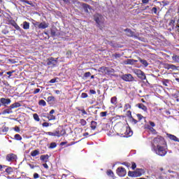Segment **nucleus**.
<instances>
[{
	"label": "nucleus",
	"mask_w": 179,
	"mask_h": 179,
	"mask_svg": "<svg viewBox=\"0 0 179 179\" xmlns=\"http://www.w3.org/2000/svg\"><path fill=\"white\" fill-rule=\"evenodd\" d=\"M170 67H171V64H165V69H170Z\"/></svg>",
	"instance_id": "69168bd1"
},
{
	"label": "nucleus",
	"mask_w": 179,
	"mask_h": 179,
	"mask_svg": "<svg viewBox=\"0 0 179 179\" xmlns=\"http://www.w3.org/2000/svg\"><path fill=\"white\" fill-rule=\"evenodd\" d=\"M170 69H172V71H177V69H178V66L174 64H171Z\"/></svg>",
	"instance_id": "37998d69"
},
{
	"label": "nucleus",
	"mask_w": 179,
	"mask_h": 179,
	"mask_svg": "<svg viewBox=\"0 0 179 179\" xmlns=\"http://www.w3.org/2000/svg\"><path fill=\"white\" fill-rule=\"evenodd\" d=\"M124 31H126V34L128 37H134L135 36V32L132 31L130 29L127 28Z\"/></svg>",
	"instance_id": "4468645a"
},
{
	"label": "nucleus",
	"mask_w": 179,
	"mask_h": 179,
	"mask_svg": "<svg viewBox=\"0 0 179 179\" xmlns=\"http://www.w3.org/2000/svg\"><path fill=\"white\" fill-rule=\"evenodd\" d=\"M130 120H131V122H133V124H138V120H136V119L134 118V117H132V118H130Z\"/></svg>",
	"instance_id": "13d9d810"
},
{
	"label": "nucleus",
	"mask_w": 179,
	"mask_h": 179,
	"mask_svg": "<svg viewBox=\"0 0 179 179\" xmlns=\"http://www.w3.org/2000/svg\"><path fill=\"white\" fill-rule=\"evenodd\" d=\"M174 23H176V20H171L170 22H169V26H171V24H173V26H174Z\"/></svg>",
	"instance_id": "338daca9"
},
{
	"label": "nucleus",
	"mask_w": 179,
	"mask_h": 179,
	"mask_svg": "<svg viewBox=\"0 0 179 179\" xmlns=\"http://www.w3.org/2000/svg\"><path fill=\"white\" fill-rule=\"evenodd\" d=\"M89 95H87V93H85V92H83L81 94V98L82 99H87V97H88Z\"/></svg>",
	"instance_id": "3c124183"
},
{
	"label": "nucleus",
	"mask_w": 179,
	"mask_h": 179,
	"mask_svg": "<svg viewBox=\"0 0 179 179\" xmlns=\"http://www.w3.org/2000/svg\"><path fill=\"white\" fill-rule=\"evenodd\" d=\"M13 27H15V29H16V30H17L18 31H23V29H22V28H20V27L16 22L13 25Z\"/></svg>",
	"instance_id": "473e14b6"
},
{
	"label": "nucleus",
	"mask_w": 179,
	"mask_h": 179,
	"mask_svg": "<svg viewBox=\"0 0 179 179\" xmlns=\"http://www.w3.org/2000/svg\"><path fill=\"white\" fill-rule=\"evenodd\" d=\"M162 83L163 86L167 87V86H169V85H167V84L170 83V80L164 79V80L162 81Z\"/></svg>",
	"instance_id": "c9c22d12"
},
{
	"label": "nucleus",
	"mask_w": 179,
	"mask_h": 179,
	"mask_svg": "<svg viewBox=\"0 0 179 179\" xmlns=\"http://www.w3.org/2000/svg\"><path fill=\"white\" fill-rule=\"evenodd\" d=\"M48 159H50V155H41L40 157V159L42 162H45V163H47V162H48Z\"/></svg>",
	"instance_id": "aec40b11"
},
{
	"label": "nucleus",
	"mask_w": 179,
	"mask_h": 179,
	"mask_svg": "<svg viewBox=\"0 0 179 179\" xmlns=\"http://www.w3.org/2000/svg\"><path fill=\"white\" fill-rule=\"evenodd\" d=\"M136 117H137L138 121L143 120V118L145 119V117H143V115H142V114H140V113L136 114Z\"/></svg>",
	"instance_id": "ea45409f"
},
{
	"label": "nucleus",
	"mask_w": 179,
	"mask_h": 179,
	"mask_svg": "<svg viewBox=\"0 0 179 179\" xmlns=\"http://www.w3.org/2000/svg\"><path fill=\"white\" fill-rule=\"evenodd\" d=\"M47 61H48L47 65H48V66L55 65V62H57V60H55L54 57H50V58L48 59Z\"/></svg>",
	"instance_id": "6ab92c4d"
},
{
	"label": "nucleus",
	"mask_w": 179,
	"mask_h": 179,
	"mask_svg": "<svg viewBox=\"0 0 179 179\" xmlns=\"http://www.w3.org/2000/svg\"><path fill=\"white\" fill-rule=\"evenodd\" d=\"M138 59H139V61H140V62L141 63V64H143V65L144 66H148V65H149V63H148V61H146L145 59H142L141 57H138Z\"/></svg>",
	"instance_id": "c85d7f7f"
},
{
	"label": "nucleus",
	"mask_w": 179,
	"mask_h": 179,
	"mask_svg": "<svg viewBox=\"0 0 179 179\" xmlns=\"http://www.w3.org/2000/svg\"><path fill=\"white\" fill-rule=\"evenodd\" d=\"M7 168L6 169L5 171L7 173V174H12L13 173V168L10 166H6Z\"/></svg>",
	"instance_id": "cd10ccee"
},
{
	"label": "nucleus",
	"mask_w": 179,
	"mask_h": 179,
	"mask_svg": "<svg viewBox=\"0 0 179 179\" xmlns=\"http://www.w3.org/2000/svg\"><path fill=\"white\" fill-rule=\"evenodd\" d=\"M131 108V104L126 103L124 106V111H127V110H130Z\"/></svg>",
	"instance_id": "a19ab883"
},
{
	"label": "nucleus",
	"mask_w": 179,
	"mask_h": 179,
	"mask_svg": "<svg viewBox=\"0 0 179 179\" xmlns=\"http://www.w3.org/2000/svg\"><path fill=\"white\" fill-rule=\"evenodd\" d=\"M34 179L40 178V175H38V173H34Z\"/></svg>",
	"instance_id": "e2e57ef3"
},
{
	"label": "nucleus",
	"mask_w": 179,
	"mask_h": 179,
	"mask_svg": "<svg viewBox=\"0 0 179 179\" xmlns=\"http://www.w3.org/2000/svg\"><path fill=\"white\" fill-rule=\"evenodd\" d=\"M122 80H124V82H134V76H132L131 74H124L122 76Z\"/></svg>",
	"instance_id": "1a4fd4ad"
},
{
	"label": "nucleus",
	"mask_w": 179,
	"mask_h": 179,
	"mask_svg": "<svg viewBox=\"0 0 179 179\" xmlns=\"http://www.w3.org/2000/svg\"><path fill=\"white\" fill-rule=\"evenodd\" d=\"M48 101H55V97L52 96H48Z\"/></svg>",
	"instance_id": "603ef678"
},
{
	"label": "nucleus",
	"mask_w": 179,
	"mask_h": 179,
	"mask_svg": "<svg viewBox=\"0 0 179 179\" xmlns=\"http://www.w3.org/2000/svg\"><path fill=\"white\" fill-rule=\"evenodd\" d=\"M134 134V132L132 131V130L131 129V128H127L125 130L124 132V136L126 138H129V136H132V135Z\"/></svg>",
	"instance_id": "f8f14e48"
},
{
	"label": "nucleus",
	"mask_w": 179,
	"mask_h": 179,
	"mask_svg": "<svg viewBox=\"0 0 179 179\" xmlns=\"http://www.w3.org/2000/svg\"><path fill=\"white\" fill-rule=\"evenodd\" d=\"M57 83V78H52L49 81V83Z\"/></svg>",
	"instance_id": "0e129e2a"
},
{
	"label": "nucleus",
	"mask_w": 179,
	"mask_h": 179,
	"mask_svg": "<svg viewBox=\"0 0 179 179\" xmlns=\"http://www.w3.org/2000/svg\"><path fill=\"white\" fill-rule=\"evenodd\" d=\"M90 93L91 94H96V90H90Z\"/></svg>",
	"instance_id": "774afa93"
},
{
	"label": "nucleus",
	"mask_w": 179,
	"mask_h": 179,
	"mask_svg": "<svg viewBox=\"0 0 179 179\" xmlns=\"http://www.w3.org/2000/svg\"><path fill=\"white\" fill-rule=\"evenodd\" d=\"M90 128L92 131H94L97 128V122L92 121L90 124Z\"/></svg>",
	"instance_id": "4be33fe9"
},
{
	"label": "nucleus",
	"mask_w": 179,
	"mask_h": 179,
	"mask_svg": "<svg viewBox=\"0 0 179 179\" xmlns=\"http://www.w3.org/2000/svg\"><path fill=\"white\" fill-rule=\"evenodd\" d=\"M153 143L157 145V148H159V146H164L167 145V142H166L164 138L161 136L155 137L153 140Z\"/></svg>",
	"instance_id": "20e7f679"
},
{
	"label": "nucleus",
	"mask_w": 179,
	"mask_h": 179,
	"mask_svg": "<svg viewBox=\"0 0 179 179\" xmlns=\"http://www.w3.org/2000/svg\"><path fill=\"white\" fill-rule=\"evenodd\" d=\"M156 155L162 157L167 155V144L166 145L158 146L155 149Z\"/></svg>",
	"instance_id": "f03ea898"
},
{
	"label": "nucleus",
	"mask_w": 179,
	"mask_h": 179,
	"mask_svg": "<svg viewBox=\"0 0 179 179\" xmlns=\"http://www.w3.org/2000/svg\"><path fill=\"white\" fill-rule=\"evenodd\" d=\"M99 72H101V73H104L105 75H106V72H107V67L106 66H102L100 67L98 70Z\"/></svg>",
	"instance_id": "bb28decb"
},
{
	"label": "nucleus",
	"mask_w": 179,
	"mask_h": 179,
	"mask_svg": "<svg viewBox=\"0 0 179 179\" xmlns=\"http://www.w3.org/2000/svg\"><path fill=\"white\" fill-rule=\"evenodd\" d=\"M41 90L40 88H36L34 90V91L33 92V94H37V93H40Z\"/></svg>",
	"instance_id": "5fc2aeb1"
},
{
	"label": "nucleus",
	"mask_w": 179,
	"mask_h": 179,
	"mask_svg": "<svg viewBox=\"0 0 179 179\" xmlns=\"http://www.w3.org/2000/svg\"><path fill=\"white\" fill-rule=\"evenodd\" d=\"M12 103V100L9 98H0V107H8Z\"/></svg>",
	"instance_id": "423d86ee"
},
{
	"label": "nucleus",
	"mask_w": 179,
	"mask_h": 179,
	"mask_svg": "<svg viewBox=\"0 0 179 179\" xmlns=\"http://www.w3.org/2000/svg\"><path fill=\"white\" fill-rule=\"evenodd\" d=\"M57 134V137L59 138L60 136H64L65 134H66V131H65V129L62 127H59L56 130Z\"/></svg>",
	"instance_id": "9d476101"
},
{
	"label": "nucleus",
	"mask_w": 179,
	"mask_h": 179,
	"mask_svg": "<svg viewBox=\"0 0 179 179\" xmlns=\"http://www.w3.org/2000/svg\"><path fill=\"white\" fill-rule=\"evenodd\" d=\"M40 155V150H34L31 152V156L32 157H36V156H38Z\"/></svg>",
	"instance_id": "393cba45"
},
{
	"label": "nucleus",
	"mask_w": 179,
	"mask_h": 179,
	"mask_svg": "<svg viewBox=\"0 0 179 179\" xmlns=\"http://www.w3.org/2000/svg\"><path fill=\"white\" fill-rule=\"evenodd\" d=\"M107 176H110V177H114V172L111 171V169H109L106 172Z\"/></svg>",
	"instance_id": "4c0bfd02"
},
{
	"label": "nucleus",
	"mask_w": 179,
	"mask_h": 179,
	"mask_svg": "<svg viewBox=\"0 0 179 179\" xmlns=\"http://www.w3.org/2000/svg\"><path fill=\"white\" fill-rule=\"evenodd\" d=\"M90 76H92V73L88 71L84 73V78H90Z\"/></svg>",
	"instance_id": "8fccbe9b"
},
{
	"label": "nucleus",
	"mask_w": 179,
	"mask_h": 179,
	"mask_svg": "<svg viewBox=\"0 0 179 179\" xmlns=\"http://www.w3.org/2000/svg\"><path fill=\"white\" fill-rule=\"evenodd\" d=\"M152 12H153L155 15H157V8L153 7L152 8Z\"/></svg>",
	"instance_id": "052dcab7"
},
{
	"label": "nucleus",
	"mask_w": 179,
	"mask_h": 179,
	"mask_svg": "<svg viewBox=\"0 0 179 179\" xmlns=\"http://www.w3.org/2000/svg\"><path fill=\"white\" fill-rule=\"evenodd\" d=\"M42 126H43V127L48 128V127H50V123H48V122H43V123L42 124Z\"/></svg>",
	"instance_id": "6e6d98bb"
},
{
	"label": "nucleus",
	"mask_w": 179,
	"mask_h": 179,
	"mask_svg": "<svg viewBox=\"0 0 179 179\" xmlns=\"http://www.w3.org/2000/svg\"><path fill=\"white\" fill-rule=\"evenodd\" d=\"M28 166L30 167L31 169H36L37 167L36 164H34V163L29 164Z\"/></svg>",
	"instance_id": "a18cd8bd"
},
{
	"label": "nucleus",
	"mask_w": 179,
	"mask_h": 179,
	"mask_svg": "<svg viewBox=\"0 0 179 179\" xmlns=\"http://www.w3.org/2000/svg\"><path fill=\"white\" fill-rule=\"evenodd\" d=\"M22 29H24V30H29V29H30V22L24 21L23 22Z\"/></svg>",
	"instance_id": "412c9836"
},
{
	"label": "nucleus",
	"mask_w": 179,
	"mask_h": 179,
	"mask_svg": "<svg viewBox=\"0 0 179 179\" xmlns=\"http://www.w3.org/2000/svg\"><path fill=\"white\" fill-rule=\"evenodd\" d=\"M7 162H15L17 159V156L15 154H8L6 157Z\"/></svg>",
	"instance_id": "9b49d317"
},
{
	"label": "nucleus",
	"mask_w": 179,
	"mask_h": 179,
	"mask_svg": "<svg viewBox=\"0 0 179 179\" xmlns=\"http://www.w3.org/2000/svg\"><path fill=\"white\" fill-rule=\"evenodd\" d=\"M172 60L174 64H179V55L176 54H173L172 56Z\"/></svg>",
	"instance_id": "a211bd4d"
},
{
	"label": "nucleus",
	"mask_w": 179,
	"mask_h": 179,
	"mask_svg": "<svg viewBox=\"0 0 179 179\" xmlns=\"http://www.w3.org/2000/svg\"><path fill=\"white\" fill-rule=\"evenodd\" d=\"M136 107L140 108V110H143V111H148V107H146L143 103H137Z\"/></svg>",
	"instance_id": "f3484780"
},
{
	"label": "nucleus",
	"mask_w": 179,
	"mask_h": 179,
	"mask_svg": "<svg viewBox=\"0 0 179 179\" xmlns=\"http://www.w3.org/2000/svg\"><path fill=\"white\" fill-rule=\"evenodd\" d=\"M14 138L15 141H22V136H20V134H15Z\"/></svg>",
	"instance_id": "e433bc0d"
},
{
	"label": "nucleus",
	"mask_w": 179,
	"mask_h": 179,
	"mask_svg": "<svg viewBox=\"0 0 179 179\" xmlns=\"http://www.w3.org/2000/svg\"><path fill=\"white\" fill-rule=\"evenodd\" d=\"M128 176H129V177L138 178V175H137V173H136V171H129V172H128Z\"/></svg>",
	"instance_id": "5701e85b"
},
{
	"label": "nucleus",
	"mask_w": 179,
	"mask_h": 179,
	"mask_svg": "<svg viewBox=\"0 0 179 179\" xmlns=\"http://www.w3.org/2000/svg\"><path fill=\"white\" fill-rule=\"evenodd\" d=\"M127 117H129V119L132 118V112L131 110H128L126 113Z\"/></svg>",
	"instance_id": "de8ad7c7"
},
{
	"label": "nucleus",
	"mask_w": 179,
	"mask_h": 179,
	"mask_svg": "<svg viewBox=\"0 0 179 179\" xmlns=\"http://www.w3.org/2000/svg\"><path fill=\"white\" fill-rule=\"evenodd\" d=\"M76 109L78 111H80L82 113V115H87V112H86L85 108L80 109L79 107H76Z\"/></svg>",
	"instance_id": "c756f323"
},
{
	"label": "nucleus",
	"mask_w": 179,
	"mask_h": 179,
	"mask_svg": "<svg viewBox=\"0 0 179 179\" xmlns=\"http://www.w3.org/2000/svg\"><path fill=\"white\" fill-rule=\"evenodd\" d=\"M110 103L111 104H113V106H117L118 101L117 99V96H113L110 99Z\"/></svg>",
	"instance_id": "a878e982"
},
{
	"label": "nucleus",
	"mask_w": 179,
	"mask_h": 179,
	"mask_svg": "<svg viewBox=\"0 0 179 179\" xmlns=\"http://www.w3.org/2000/svg\"><path fill=\"white\" fill-rule=\"evenodd\" d=\"M38 104H39V106H42L43 107H45V106H47V102H45V101H44V99H41L38 101Z\"/></svg>",
	"instance_id": "2f4dec72"
},
{
	"label": "nucleus",
	"mask_w": 179,
	"mask_h": 179,
	"mask_svg": "<svg viewBox=\"0 0 179 179\" xmlns=\"http://www.w3.org/2000/svg\"><path fill=\"white\" fill-rule=\"evenodd\" d=\"M12 73H15V71L6 72V74L8 75V78H10V76H12Z\"/></svg>",
	"instance_id": "4d7b16f0"
},
{
	"label": "nucleus",
	"mask_w": 179,
	"mask_h": 179,
	"mask_svg": "<svg viewBox=\"0 0 179 179\" xmlns=\"http://www.w3.org/2000/svg\"><path fill=\"white\" fill-rule=\"evenodd\" d=\"M136 172L137 173V177H141L145 174V169H136Z\"/></svg>",
	"instance_id": "dca6fc26"
},
{
	"label": "nucleus",
	"mask_w": 179,
	"mask_h": 179,
	"mask_svg": "<svg viewBox=\"0 0 179 179\" xmlns=\"http://www.w3.org/2000/svg\"><path fill=\"white\" fill-rule=\"evenodd\" d=\"M80 124L82 125V127H85L87 122L86 120H85V119H80Z\"/></svg>",
	"instance_id": "58836bf2"
},
{
	"label": "nucleus",
	"mask_w": 179,
	"mask_h": 179,
	"mask_svg": "<svg viewBox=\"0 0 179 179\" xmlns=\"http://www.w3.org/2000/svg\"><path fill=\"white\" fill-rule=\"evenodd\" d=\"M34 25L36 27H38V29H47L50 26V24L45 22H43L41 23L38 22H36L34 24Z\"/></svg>",
	"instance_id": "6e6552de"
},
{
	"label": "nucleus",
	"mask_w": 179,
	"mask_h": 179,
	"mask_svg": "<svg viewBox=\"0 0 179 179\" xmlns=\"http://www.w3.org/2000/svg\"><path fill=\"white\" fill-rule=\"evenodd\" d=\"M94 20L96 22V24L98 25V27L101 30H103V26H101V24H104V17L100 14H96L94 16Z\"/></svg>",
	"instance_id": "7ed1b4c3"
},
{
	"label": "nucleus",
	"mask_w": 179,
	"mask_h": 179,
	"mask_svg": "<svg viewBox=\"0 0 179 179\" xmlns=\"http://www.w3.org/2000/svg\"><path fill=\"white\" fill-rule=\"evenodd\" d=\"M50 36L52 37H55V36H57V32L55 31V30L51 29Z\"/></svg>",
	"instance_id": "49530a36"
},
{
	"label": "nucleus",
	"mask_w": 179,
	"mask_h": 179,
	"mask_svg": "<svg viewBox=\"0 0 179 179\" xmlns=\"http://www.w3.org/2000/svg\"><path fill=\"white\" fill-rule=\"evenodd\" d=\"M100 117H107V111L105 112H101L99 113Z\"/></svg>",
	"instance_id": "864d4df0"
},
{
	"label": "nucleus",
	"mask_w": 179,
	"mask_h": 179,
	"mask_svg": "<svg viewBox=\"0 0 179 179\" xmlns=\"http://www.w3.org/2000/svg\"><path fill=\"white\" fill-rule=\"evenodd\" d=\"M16 24V22L15 20H8V24H11V26H13Z\"/></svg>",
	"instance_id": "09e8293b"
},
{
	"label": "nucleus",
	"mask_w": 179,
	"mask_h": 179,
	"mask_svg": "<svg viewBox=\"0 0 179 179\" xmlns=\"http://www.w3.org/2000/svg\"><path fill=\"white\" fill-rule=\"evenodd\" d=\"M133 72L138 78H139V79H141V80H146V75L145 74V72L142 71V70L136 69Z\"/></svg>",
	"instance_id": "39448f33"
},
{
	"label": "nucleus",
	"mask_w": 179,
	"mask_h": 179,
	"mask_svg": "<svg viewBox=\"0 0 179 179\" xmlns=\"http://www.w3.org/2000/svg\"><path fill=\"white\" fill-rule=\"evenodd\" d=\"M138 62V60L134 59H127L124 61L125 65H134L135 63Z\"/></svg>",
	"instance_id": "ddd939ff"
},
{
	"label": "nucleus",
	"mask_w": 179,
	"mask_h": 179,
	"mask_svg": "<svg viewBox=\"0 0 179 179\" xmlns=\"http://www.w3.org/2000/svg\"><path fill=\"white\" fill-rule=\"evenodd\" d=\"M46 135H49V136H58V133H57V130L55 132L48 131L46 133Z\"/></svg>",
	"instance_id": "7c9ffc66"
},
{
	"label": "nucleus",
	"mask_w": 179,
	"mask_h": 179,
	"mask_svg": "<svg viewBox=\"0 0 179 179\" xmlns=\"http://www.w3.org/2000/svg\"><path fill=\"white\" fill-rule=\"evenodd\" d=\"M49 148L50 149H54L57 148V143L55 142L51 143Z\"/></svg>",
	"instance_id": "79ce46f5"
},
{
	"label": "nucleus",
	"mask_w": 179,
	"mask_h": 179,
	"mask_svg": "<svg viewBox=\"0 0 179 179\" xmlns=\"http://www.w3.org/2000/svg\"><path fill=\"white\" fill-rule=\"evenodd\" d=\"M115 72V70L114 69H111L109 67L106 68V75H112V73H114Z\"/></svg>",
	"instance_id": "b1692460"
},
{
	"label": "nucleus",
	"mask_w": 179,
	"mask_h": 179,
	"mask_svg": "<svg viewBox=\"0 0 179 179\" xmlns=\"http://www.w3.org/2000/svg\"><path fill=\"white\" fill-rule=\"evenodd\" d=\"M33 117H34V120L35 121H37V122H38L40 121V117H38V115L37 113H34L33 115Z\"/></svg>",
	"instance_id": "72a5a7b5"
},
{
	"label": "nucleus",
	"mask_w": 179,
	"mask_h": 179,
	"mask_svg": "<svg viewBox=\"0 0 179 179\" xmlns=\"http://www.w3.org/2000/svg\"><path fill=\"white\" fill-rule=\"evenodd\" d=\"M116 174H117L119 177H125L127 176V170L122 166H119L116 169Z\"/></svg>",
	"instance_id": "0eeeda50"
},
{
	"label": "nucleus",
	"mask_w": 179,
	"mask_h": 179,
	"mask_svg": "<svg viewBox=\"0 0 179 179\" xmlns=\"http://www.w3.org/2000/svg\"><path fill=\"white\" fill-rule=\"evenodd\" d=\"M113 57H115V58H120L121 57V54L115 53V54L113 55Z\"/></svg>",
	"instance_id": "bf43d9fd"
},
{
	"label": "nucleus",
	"mask_w": 179,
	"mask_h": 179,
	"mask_svg": "<svg viewBox=\"0 0 179 179\" xmlns=\"http://www.w3.org/2000/svg\"><path fill=\"white\" fill-rule=\"evenodd\" d=\"M122 166H125L128 169H129V167H131V163H129V162H122Z\"/></svg>",
	"instance_id": "c03bdc74"
},
{
	"label": "nucleus",
	"mask_w": 179,
	"mask_h": 179,
	"mask_svg": "<svg viewBox=\"0 0 179 179\" xmlns=\"http://www.w3.org/2000/svg\"><path fill=\"white\" fill-rule=\"evenodd\" d=\"M19 107H22V104L19 102H15L14 103L11 104L7 108L4 109L1 114L3 115H6V114H13V108H17Z\"/></svg>",
	"instance_id": "f257e3e1"
},
{
	"label": "nucleus",
	"mask_w": 179,
	"mask_h": 179,
	"mask_svg": "<svg viewBox=\"0 0 179 179\" xmlns=\"http://www.w3.org/2000/svg\"><path fill=\"white\" fill-rule=\"evenodd\" d=\"M131 169L132 170H135V169H136V164L135 162L131 163Z\"/></svg>",
	"instance_id": "680f3d73"
},
{
	"label": "nucleus",
	"mask_w": 179,
	"mask_h": 179,
	"mask_svg": "<svg viewBox=\"0 0 179 179\" xmlns=\"http://www.w3.org/2000/svg\"><path fill=\"white\" fill-rule=\"evenodd\" d=\"M47 118H48V120L49 121H52V120H55V116L53 115L49 114V115H48Z\"/></svg>",
	"instance_id": "f704fd0d"
},
{
	"label": "nucleus",
	"mask_w": 179,
	"mask_h": 179,
	"mask_svg": "<svg viewBox=\"0 0 179 179\" xmlns=\"http://www.w3.org/2000/svg\"><path fill=\"white\" fill-rule=\"evenodd\" d=\"M166 136L171 139V141H173L174 142H179V138H177L175 135L166 134Z\"/></svg>",
	"instance_id": "2eb2a0df"
}]
</instances>
